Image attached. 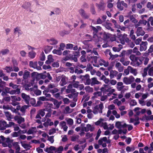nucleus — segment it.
Here are the masks:
<instances>
[{
  "instance_id": "nucleus-11",
  "label": "nucleus",
  "mask_w": 153,
  "mask_h": 153,
  "mask_svg": "<svg viewBox=\"0 0 153 153\" xmlns=\"http://www.w3.org/2000/svg\"><path fill=\"white\" fill-rule=\"evenodd\" d=\"M94 126L89 124H87L86 127H85L83 128V130L85 132H88L89 130L91 131H94Z\"/></svg>"
},
{
  "instance_id": "nucleus-28",
  "label": "nucleus",
  "mask_w": 153,
  "mask_h": 153,
  "mask_svg": "<svg viewBox=\"0 0 153 153\" xmlns=\"http://www.w3.org/2000/svg\"><path fill=\"white\" fill-rule=\"evenodd\" d=\"M14 33L15 34H18V36H19L22 34L21 32V30L20 28L19 27H16L14 29Z\"/></svg>"
},
{
  "instance_id": "nucleus-42",
  "label": "nucleus",
  "mask_w": 153,
  "mask_h": 153,
  "mask_svg": "<svg viewBox=\"0 0 153 153\" xmlns=\"http://www.w3.org/2000/svg\"><path fill=\"white\" fill-rule=\"evenodd\" d=\"M22 145L24 148L27 149H29L30 147L29 145L24 143H22Z\"/></svg>"
},
{
  "instance_id": "nucleus-21",
  "label": "nucleus",
  "mask_w": 153,
  "mask_h": 153,
  "mask_svg": "<svg viewBox=\"0 0 153 153\" xmlns=\"http://www.w3.org/2000/svg\"><path fill=\"white\" fill-rule=\"evenodd\" d=\"M79 13L81 16L85 18H87L88 17V16L85 13L84 11L82 9H80L79 10Z\"/></svg>"
},
{
  "instance_id": "nucleus-29",
  "label": "nucleus",
  "mask_w": 153,
  "mask_h": 153,
  "mask_svg": "<svg viewBox=\"0 0 153 153\" xmlns=\"http://www.w3.org/2000/svg\"><path fill=\"white\" fill-rule=\"evenodd\" d=\"M52 48V47L50 46H47L44 48V51L46 53L49 52Z\"/></svg>"
},
{
  "instance_id": "nucleus-58",
  "label": "nucleus",
  "mask_w": 153,
  "mask_h": 153,
  "mask_svg": "<svg viewBox=\"0 0 153 153\" xmlns=\"http://www.w3.org/2000/svg\"><path fill=\"white\" fill-rule=\"evenodd\" d=\"M147 27L146 28V29L148 31H151L153 30V28L151 27L149 23L147 24Z\"/></svg>"
},
{
  "instance_id": "nucleus-46",
  "label": "nucleus",
  "mask_w": 153,
  "mask_h": 153,
  "mask_svg": "<svg viewBox=\"0 0 153 153\" xmlns=\"http://www.w3.org/2000/svg\"><path fill=\"white\" fill-rule=\"evenodd\" d=\"M28 107V106L26 105H24L22 106L21 108L20 111L22 113H24L26 109H27Z\"/></svg>"
},
{
  "instance_id": "nucleus-51",
  "label": "nucleus",
  "mask_w": 153,
  "mask_h": 153,
  "mask_svg": "<svg viewBox=\"0 0 153 153\" xmlns=\"http://www.w3.org/2000/svg\"><path fill=\"white\" fill-rule=\"evenodd\" d=\"M147 7L150 10L153 8V4H152L150 2H148L147 5Z\"/></svg>"
},
{
  "instance_id": "nucleus-26",
  "label": "nucleus",
  "mask_w": 153,
  "mask_h": 153,
  "mask_svg": "<svg viewBox=\"0 0 153 153\" xmlns=\"http://www.w3.org/2000/svg\"><path fill=\"white\" fill-rule=\"evenodd\" d=\"M151 66V65L150 64H149L148 66L145 68H144L143 70V77L146 76L147 74V71L149 69V68Z\"/></svg>"
},
{
  "instance_id": "nucleus-24",
  "label": "nucleus",
  "mask_w": 153,
  "mask_h": 153,
  "mask_svg": "<svg viewBox=\"0 0 153 153\" xmlns=\"http://www.w3.org/2000/svg\"><path fill=\"white\" fill-rule=\"evenodd\" d=\"M37 62H33L30 61L29 63V66L32 68H36L37 67Z\"/></svg>"
},
{
  "instance_id": "nucleus-52",
  "label": "nucleus",
  "mask_w": 153,
  "mask_h": 153,
  "mask_svg": "<svg viewBox=\"0 0 153 153\" xmlns=\"http://www.w3.org/2000/svg\"><path fill=\"white\" fill-rule=\"evenodd\" d=\"M148 74L151 76H153V66L150 68L148 71Z\"/></svg>"
},
{
  "instance_id": "nucleus-40",
  "label": "nucleus",
  "mask_w": 153,
  "mask_h": 153,
  "mask_svg": "<svg viewBox=\"0 0 153 153\" xmlns=\"http://www.w3.org/2000/svg\"><path fill=\"white\" fill-rule=\"evenodd\" d=\"M39 100H41L42 101H47L50 100V99H49L48 98H46V97L42 96L40 97L39 98Z\"/></svg>"
},
{
  "instance_id": "nucleus-54",
  "label": "nucleus",
  "mask_w": 153,
  "mask_h": 153,
  "mask_svg": "<svg viewBox=\"0 0 153 153\" xmlns=\"http://www.w3.org/2000/svg\"><path fill=\"white\" fill-rule=\"evenodd\" d=\"M20 54L22 57H25L27 53L25 51L22 50L20 51Z\"/></svg>"
},
{
  "instance_id": "nucleus-41",
  "label": "nucleus",
  "mask_w": 153,
  "mask_h": 153,
  "mask_svg": "<svg viewBox=\"0 0 153 153\" xmlns=\"http://www.w3.org/2000/svg\"><path fill=\"white\" fill-rule=\"evenodd\" d=\"M36 53L33 51H31L29 53V56L31 58H33L35 56Z\"/></svg>"
},
{
  "instance_id": "nucleus-14",
  "label": "nucleus",
  "mask_w": 153,
  "mask_h": 153,
  "mask_svg": "<svg viewBox=\"0 0 153 153\" xmlns=\"http://www.w3.org/2000/svg\"><path fill=\"white\" fill-rule=\"evenodd\" d=\"M31 76L33 79H41V74H39L36 72H34L31 74Z\"/></svg>"
},
{
  "instance_id": "nucleus-45",
  "label": "nucleus",
  "mask_w": 153,
  "mask_h": 153,
  "mask_svg": "<svg viewBox=\"0 0 153 153\" xmlns=\"http://www.w3.org/2000/svg\"><path fill=\"white\" fill-rule=\"evenodd\" d=\"M121 2L118 1L117 3V7L120 10H123V7L121 6Z\"/></svg>"
},
{
  "instance_id": "nucleus-13",
  "label": "nucleus",
  "mask_w": 153,
  "mask_h": 153,
  "mask_svg": "<svg viewBox=\"0 0 153 153\" xmlns=\"http://www.w3.org/2000/svg\"><path fill=\"white\" fill-rule=\"evenodd\" d=\"M99 62L100 65H103L105 67H107L108 66V62L105 61L103 59H100L99 60Z\"/></svg>"
},
{
  "instance_id": "nucleus-47",
  "label": "nucleus",
  "mask_w": 153,
  "mask_h": 153,
  "mask_svg": "<svg viewBox=\"0 0 153 153\" xmlns=\"http://www.w3.org/2000/svg\"><path fill=\"white\" fill-rule=\"evenodd\" d=\"M65 110L67 113H70L73 111V109H70L69 107L67 106L65 108Z\"/></svg>"
},
{
  "instance_id": "nucleus-4",
  "label": "nucleus",
  "mask_w": 153,
  "mask_h": 153,
  "mask_svg": "<svg viewBox=\"0 0 153 153\" xmlns=\"http://www.w3.org/2000/svg\"><path fill=\"white\" fill-rule=\"evenodd\" d=\"M23 73L22 71H20L18 73V74L20 76L23 75V78L24 79H27L30 76V72L27 70H25Z\"/></svg>"
},
{
  "instance_id": "nucleus-39",
  "label": "nucleus",
  "mask_w": 153,
  "mask_h": 153,
  "mask_svg": "<svg viewBox=\"0 0 153 153\" xmlns=\"http://www.w3.org/2000/svg\"><path fill=\"white\" fill-rule=\"evenodd\" d=\"M130 66H128L127 68L125 69L124 71V75H128L129 74L130 71Z\"/></svg>"
},
{
  "instance_id": "nucleus-50",
  "label": "nucleus",
  "mask_w": 153,
  "mask_h": 153,
  "mask_svg": "<svg viewBox=\"0 0 153 153\" xmlns=\"http://www.w3.org/2000/svg\"><path fill=\"white\" fill-rule=\"evenodd\" d=\"M63 150V148L62 146H60L59 148L56 149L55 150V152H61Z\"/></svg>"
},
{
  "instance_id": "nucleus-5",
  "label": "nucleus",
  "mask_w": 153,
  "mask_h": 153,
  "mask_svg": "<svg viewBox=\"0 0 153 153\" xmlns=\"http://www.w3.org/2000/svg\"><path fill=\"white\" fill-rule=\"evenodd\" d=\"M12 101V104L14 106H15L19 104L18 101H19L21 100V98L20 97H16L14 96H11Z\"/></svg>"
},
{
  "instance_id": "nucleus-53",
  "label": "nucleus",
  "mask_w": 153,
  "mask_h": 153,
  "mask_svg": "<svg viewBox=\"0 0 153 153\" xmlns=\"http://www.w3.org/2000/svg\"><path fill=\"white\" fill-rule=\"evenodd\" d=\"M85 89L87 91H88V92H92L93 91V88L89 86L85 87Z\"/></svg>"
},
{
  "instance_id": "nucleus-23",
  "label": "nucleus",
  "mask_w": 153,
  "mask_h": 153,
  "mask_svg": "<svg viewBox=\"0 0 153 153\" xmlns=\"http://www.w3.org/2000/svg\"><path fill=\"white\" fill-rule=\"evenodd\" d=\"M100 82L98 81L96 78L94 77L91 78V84L92 85L94 84L99 85L100 84Z\"/></svg>"
},
{
  "instance_id": "nucleus-62",
  "label": "nucleus",
  "mask_w": 153,
  "mask_h": 153,
  "mask_svg": "<svg viewBox=\"0 0 153 153\" xmlns=\"http://www.w3.org/2000/svg\"><path fill=\"white\" fill-rule=\"evenodd\" d=\"M73 45L71 44H68L66 45V48L67 49H72L73 47Z\"/></svg>"
},
{
  "instance_id": "nucleus-3",
  "label": "nucleus",
  "mask_w": 153,
  "mask_h": 153,
  "mask_svg": "<svg viewBox=\"0 0 153 153\" xmlns=\"http://www.w3.org/2000/svg\"><path fill=\"white\" fill-rule=\"evenodd\" d=\"M103 108V106L102 103H101L99 105H97L94 107L93 112L94 114H97L98 113H102V110Z\"/></svg>"
},
{
  "instance_id": "nucleus-20",
  "label": "nucleus",
  "mask_w": 153,
  "mask_h": 153,
  "mask_svg": "<svg viewBox=\"0 0 153 153\" xmlns=\"http://www.w3.org/2000/svg\"><path fill=\"white\" fill-rule=\"evenodd\" d=\"M10 127H13L15 131H17L19 129V127L17 125L12 122H10Z\"/></svg>"
},
{
  "instance_id": "nucleus-63",
  "label": "nucleus",
  "mask_w": 153,
  "mask_h": 153,
  "mask_svg": "<svg viewBox=\"0 0 153 153\" xmlns=\"http://www.w3.org/2000/svg\"><path fill=\"white\" fill-rule=\"evenodd\" d=\"M75 72L77 74H80L82 73L83 71L80 69H76L75 70Z\"/></svg>"
},
{
  "instance_id": "nucleus-43",
  "label": "nucleus",
  "mask_w": 153,
  "mask_h": 153,
  "mask_svg": "<svg viewBox=\"0 0 153 153\" xmlns=\"http://www.w3.org/2000/svg\"><path fill=\"white\" fill-rule=\"evenodd\" d=\"M9 51L8 49H5L1 51V53L2 55H5L9 53Z\"/></svg>"
},
{
  "instance_id": "nucleus-57",
  "label": "nucleus",
  "mask_w": 153,
  "mask_h": 153,
  "mask_svg": "<svg viewBox=\"0 0 153 153\" xmlns=\"http://www.w3.org/2000/svg\"><path fill=\"white\" fill-rule=\"evenodd\" d=\"M102 93L101 91H97L94 93V96L95 97H97L102 95Z\"/></svg>"
},
{
  "instance_id": "nucleus-38",
  "label": "nucleus",
  "mask_w": 153,
  "mask_h": 153,
  "mask_svg": "<svg viewBox=\"0 0 153 153\" xmlns=\"http://www.w3.org/2000/svg\"><path fill=\"white\" fill-rule=\"evenodd\" d=\"M137 57L135 56V55L134 54H131L130 57L129 58L132 61V62H133L134 61H136L137 59Z\"/></svg>"
},
{
  "instance_id": "nucleus-6",
  "label": "nucleus",
  "mask_w": 153,
  "mask_h": 153,
  "mask_svg": "<svg viewBox=\"0 0 153 153\" xmlns=\"http://www.w3.org/2000/svg\"><path fill=\"white\" fill-rule=\"evenodd\" d=\"M143 59V57H140L139 59L137 58L136 61L133 62H131V64L133 66H138L142 63V61Z\"/></svg>"
},
{
  "instance_id": "nucleus-10",
  "label": "nucleus",
  "mask_w": 153,
  "mask_h": 153,
  "mask_svg": "<svg viewBox=\"0 0 153 153\" xmlns=\"http://www.w3.org/2000/svg\"><path fill=\"white\" fill-rule=\"evenodd\" d=\"M148 43L146 42H143L140 45V51H145L147 48Z\"/></svg>"
},
{
  "instance_id": "nucleus-31",
  "label": "nucleus",
  "mask_w": 153,
  "mask_h": 153,
  "mask_svg": "<svg viewBox=\"0 0 153 153\" xmlns=\"http://www.w3.org/2000/svg\"><path fill=\"white\" fill-rule=\"evenodd\" d=\"M58 128H52L49 131L48 134L50 135L53 134L56 132V131H58Z\"/></svg>"
},
{
  "instance_id": "nucleus-18",
  "label": "nucleus",
  "mask_w": 153,
  "mask_h": 153,
  "mask_svg": "<svg viewBox=\"0 0 153 153\" xmlns=\"http://www.w3.org/2000/svg\"><path fill=\"white\" fill-rule=\"evenodd\" d=\"M47 60L45 62L46 64H49L54 61V59L53 58L52 56L50 55L48 56Z\"/></svg>"
},
{
  "instance_id": "nucleus-9",
  "label": "nucleus",
  "mask_w": 153,
  "mask_h": 153,
  "mask_svg": "<svg viewBox=\"0 0 153 153\" xmlns=\"http://www.w3.org/2000/svg\"><path fill=\"white\" fill-rule=\"evenodd\" d=\"M9 127L7 126V123L4 120H0V130H3L6 129L7 127Z\"/></svg>"
},
{
  "instance_id": "nucleus-61",
  "label": "nucleus",
  "mask_w": 153,
  "mask_h": 153,
  "mask_svg": "<svg viewBox=\"0 0 153 153\" xmlns=\"http://www.w3.org/2000/svg\"><path fill=\"white\" fill-rule=\"evenodd\" d=\"M45 109H43L39 111V114L42 117H43L45 114Z\"/></svg>"
},
{
  "instance_id": "nucleus-32",
  "label": "nucleus",
  "mask_w": 153,
  "mask_h": 153,
  "mask_svg": "<svg viewBox=\"0 0 153 153\" xmlns=\"http://www.w3.org/2000/svg\"><path fill=\"white\" fill-rule=\"evenodd\" d=\"M79 136L78 135H74L71 137V140L72 141H77L79 138Z\"/></svg>"
},
{
  "instance_id": "nucleus-30",
  "label": "nucleus",
  "mask_w": 153,
  "mask_h": 153,
  "mask_svg": "<svg viewBox=\"0 0 153 153\" xmlns=\"http://www.w3.org/2000/svg\"><path fill=\"white\" fill-rule=\"evenodd\" d=\"M130 72L134 76H136L137 74V70L136 69H134L130 66Z\"/></svg>"
},
{
  "instance_id": "nucleus-44",
  "label": "nucleus",
  "mask_w": 153,
  "mask_h": 153,
  "mask_svg": "<svg viewBox=\"0 0 153 153\" xmlns=\"http://www.w3.org/2000/svg\"><path fill=\"white\" fill-rule=\"evenodd\" d=\"M30 103L33 106H35L36 105V101L34 98H31L29 100Z\"/></svg>"
},
{
  "instance_id": "nucleus-64",
  "label": "nucleus",
  "mask_w": 153,
  "mask_h": 153,
  "mask_svg": "<svg viewBox=\"0 0 153 153\" xmlns=\"http://www.w3.org/2000/svg\"><path fill=\"white\" fill-rule=\"evenodd\" d=\"M149 96V94L148 93H146L145 94H143L142 95V98L141 99L143 100L145 99L146 98Z\"/></svg>"
},
{
  "instance_id": "nucleus-7",
  "label": "nucleus",
  "mask_w": 153,
  "mask_h": 153,
  "mask_svg": "<svg viewBox=\"0 0 153 153\" xmlns=\"http://www.w3.org/2000/svg\"><path fill=\"white\" fill-rule=\"evenodd\" d=\"M127 126V125L126 123H124L123 124V123L120 121L117 122L115 124V127L119 129L125 128Z\"/></svg>"
},
{
  "instance_id": "nucleus-35",
  "label": "nucleus",
  "mask_w": 153,
  "mask_h": 153,
  "mask_svg": "<svg viewBox=\"0 0 153 153\" xmlns=\"http://www.w3.org/2000/svg\"><path fill=\"white\" fill-rule=\"evenodd\" d=\"M20 93V89L19 88H17L16 90H13L10 91V94H19Z\"/></svg>"
},
{
  "instance_id": "nucleus-55",
  "label": "nucleus",
  "mask_w": 153,
  "mask_h": 153,
  "mask_svg": "<svg viewBox=\"0 0 153 153\" xmlns=\"http://www.w3.org/2000/svg\"><path fill=\"white\" fill-rule=\"evenodd\" d=\"M137 102L136 101L134 100H131L130 102V105L131 106H134L137 105Z\"/></svg>"
},
{
  "instance_id": "nucleus-56",
  "label": "nucleus",
  "mask_w": 153,
  "mask_h": 153,
  "mask_svg": "<svg viewBox=\"0 0 153 153\" xmlns=\"http://www.w3.org/2000/svg\"><path fill=\"white\" fill-rule=\"evenodd\" d=\"M93 40L95 42H97L99 41V38L97 36L94 34L93 37Z\"/></svg>"
},
{
  "instance_id": "nucleus-16",
  "label": "nucleus",
  "mask_w": 153,
  "mask_h": 153,
  "mask_svg": "<svg viewBox=\"0 0 153 153\" xmlns=\"http://www.w3.org/2000/svg\"><path fill=\"white\" fill-rule=\"evenodd\" d=\"M2 145L4 147H6L8 146L9 148H10V138L8 137L7 139L6 138V140L5 141L2 142Z\"/></svg>"
},
{
  "instance_id": "nucleus-1",
  "label": "nucleus",
  "mask_w": 153,
  "mask_h": 153,
  "mask_svg": "<svg viewBox=\"0 0 153 153\" xmlns=\"http://www.w3.org/2000/svg\"><path fill=\"white\" fill-rule=\"evenodd\" d=\"M104 119L100 118L97 122L95 123V124L97 126H100V127H103L104 129H108V126L107 123L104 122Z\"/></svg>"
},
{
  "instance_id": "nucleus-22",
  "label": "nucleus",
  "mask_w": 153,
  "mask_h": 153,
  "mask_svg": "<svg viewBox=\"0 0 153 153\" xmlns=\"http://www.w3.org/2000/svg\"><path fill=\"white\" fill-rule=\"evenodd\" d=\"M37 130L36 127H32L29 129L27 133L28 134H33L36 132Z\"/></svg>"
},
{
  "instance_id": "nucleus-17",
  "label": "nucleus",
  "mask_w": 153,
  "mask_h": 153,
  "mask_svg": "<svg viewBox=\"0 0 153 153\" xmlns=\"http://www.w3.org/2000/svg\"><path fill=\"white\" fill-rule=\"evenodd\" d=\"M14 119L17 121V123L19 124L25 121L24 118L22 117H19L18 116H15Z\"/></svg>"
},
{
  "instance_id": "nucleus-36",
  "label": "nucleus",
  "mask_w": 153,
  "mask_h": 153,
  "mask_svg": "<svg viewBox=\"0 0 153 153\" xmlns=\"http://www.w3.org/2000/svg\"><path fill=\"white\" fill-rule=\"evenodd\" d=\"M133 53H135L137 55H141V53L138 51L137 48L136 47H135L133 49Z\"/></svg>"
},
{
  "instance_id": "nucleus-12",
  "label": "nucleus",
  "mask_w": 153,
  "mask_h": 153,
  "mask_svg": "<svg viewBox=\"0 0 153 153\" xmlns=\"http://www.w3.org/2000/svg\"><path fill=\"white\" fill-rule=\"evenodd\" d=\"M47 42L51 45H55L58 43V41L53 38L48 39H47Z\"/></svg>"
},
{
  "instance_id": "nucleus-60",
  "label": "nucleus",
  "mask_w": 153,
  "mask_h": 153,
  "mask_svg": "<svg viewBox=\"0 0 153 153\" xmlns=\"http://www.w3.org/2000/svg\"><path fill=\"white\" fill-rule=\"evenodd\" d=\"M139 103L142 106H144L146 105L145 101L143 100L142 99H141L139 100Z\"/></svg>"
},
{
  "instance_id": "nucleus-19",
  "label": "nucleus",
  "mask_w": 153,
  "mask_h": 153,
  "mask_svg": "<svg viewBox=\"0 0 153 153\" xmlns=\"http://www.w3.org/2000/svg\"><path fill=\"white\" fill-rule=\"evenodd\" d=\"M50 101L53 102V104L56 106V107L55 108V109H57L59 107V102L57 100L53 98H51L50 99Z\"/></svg>"
},
{
  "instance_id": "nucleus-48",
  "label": "nucleus",
  "mask_w": 153,
  "mask_h": 153,
  "mask_svg": "<svg viewBox=\"0 0 153 153\" xmlns=\"http://www.w3.org/2000/svg\"><path fill=\"white\" fill-rule=\"evenodd\" d=\"M48 140L50 141L51 143H53L54 141V136H49L48 135Z\"/></svg>"
},
{
  "instance_id": "nucleus-34",
  "label": "nucleus",
  "mask_w": 153,
  "mask_h": 153,
  "mask_svg": "<svg viewBox=\"0 0 153 153\" xmlns=\"http://www.w3.org/2000/svg\"><path fill=\"white\" fill-rule=\"evenodd\" d=\"M65 120L68 125L71 126L73 124L74 122L72 119L71 118H67L65 119Z\"/></svg>"
},
{
  "instance_id": "nucleus-15",
  "label": "nucleus",
  "mask_w": 153,
  "mask_h": 153,
  "mask_svg": "<svg viewBox=\"0 0 153 153\" xmlns=\"http://www.w3.org/2000/svg\"><path fill=\"white\" fill-rule=\"evenodd\" d=\"M22 98L25 100L26 103L29 104V100L30 99L29 96L24 93H22Z\"/></svg>"
},
{
  "instance_id": "nucleus-8",
  "label": "nucleus",
  "mask_w": 153,
  "mask_h": 153,
  "mask_svg": "<svg viewBox=\"0 0 153 153\" xmlns=\"http://www.w3.org/2000/svg\"><path fill=\"white\" fill-rule=\"evenodd\" d=\"M137 36H143L145 33V31L143 30L141 27H137L136 32Z\"/></svg>"
},
{
  "instance_id": "nucleus-59",
  "label": "nucleus",
  "mask_w": 153,
  "mask_h": 153,
  "mask_svg": "<svg viewBox=\"0 0 153 153\" xmlns=\"http://www.w3.org/2000/svg\"><path fill=\"white\" fill-rule=\"evenodd\" d=\"M121 49L122 47L117 48L116 47H114L112 48L113 51L115 52H119Z\"/></svg>"
},
{
  "instance_id": "nucleus-2",
  "label": "nucleus",
  "mask_w": 153,
  "mask_h": 153,
  "mask_svg": "<svg viewBox=\"0 0 153 153\" xmlns=\"http://www.w3.org/2000/svg\"><path fill=\"white\" fill-rule=\"evenodd\" d=\"M134 81V78L132 76H131L128 77H125L123 78V82L127 85L131 84Z\"/></svg>"
},
{
  "instance_id": "nucleus-25",
  "label": "nucleus",
  "mask_w": 153,
  "mask_h": 153,
  "mask_svg": "<svg viewBox=\"0 0 153 153\" xmlns=\"http://www.w3.org/2000/svg\"><path fill=\"white\" fill-rule=\"evenodd\" d=\"M117 74V72L115 71L111 70L110 71V76L111 79L113 78Z\"/></svg>"
},
{
  "instance_id": "nucleus-49",
  "label": "nucleus",
  "mask_w": 153,
  "mask_h": 153,
  "mask_svg": "<svg viewBox=\"0 0 153 153\" xmlns=\"http://www.w3.org/2000/svg\"><path fill=\"white\" fill-rule=\"evenodd\" d=\"M65 45L64 43H61L59 45V49L61 51H63L65 47Z\"/></svg>"
},
{
  "instance_id": "nucleus-37",
  "label": "nucleus",
  "mask_w": 153,
  "mask_h": 153,
  "mask_svg": "<svg viewBox=\"0 0 153 153\" xmlns=\"http://www.w3.org/2000/svg\"><path fill=\"white\" fill-rule=\"evenodd\" d=\"M53 53L54 54H56L59 55H61L62 54V52L59 49L58 50L54 49L53 51Z\"/></svg>"
},
{
  "instance_id": "nucleus-33",
  "label": "nucleus",
  "mask_w": 153,
  "mask_h": 153,
  "mask_svg": "<svg viewBox=\"0 0 153 153\" xmlns=\"http://www.w3.org/2000/svg\"><path fill=\"white\" fill-rule=\"evenodd\" d=\"M141 109V108L138 107H136L134 109V111L136 115H139L140 114V110Z\"/></svg>"
},
{
  "instance_id": "nucleus-27",
  "label": "nucleus",
  "mask_w": 153,
  "mask_h": 153,
  "mask_svg": "<svg viewBox=\"0 0 153 153\" xmlns=\"http://www.w3.org/2000/svg\"><path fill=\"white\" fill-rule=\"evenodd\" d=\"M66 83L65 76H62L61 81L60 82V84L61 85V86H63L65 85Z\"/></svg>"
}]
</instances>
